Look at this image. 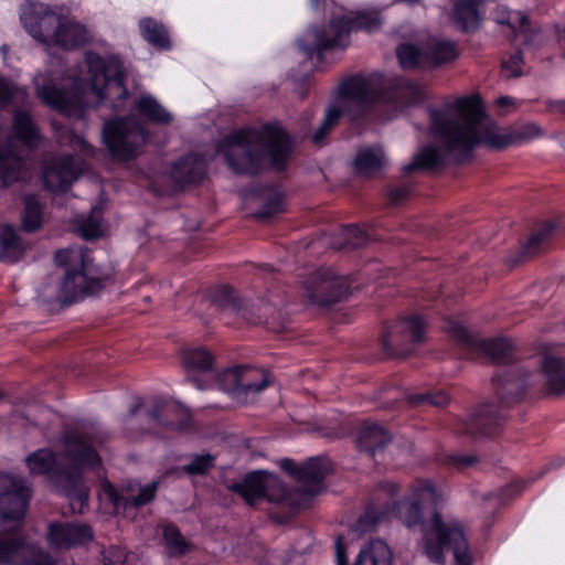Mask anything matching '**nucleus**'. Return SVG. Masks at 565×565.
Returning <instances> with one entry per match:
<instances>
[{
    "instance_id": "20",
    "label": "nucleus",
    "mask_w": 565,
    "mask_h": 565,
    "mask_svg": "<svg viewBox=\"0 0 565 565\" xmlns=\"http://www.w3.org/2000/svg\"><path fill=\"white\" fill-rule=\"evenodd\" d=\"M225 302L223 310L234 313L248 323H269V316L274 312V306L263 300H245L233 295L230 288H224Z\"/></svg>"
},
{
    "instance_id": "6",
    "label": "nucleus",
    "mask_w": 565,
    "mask_h": 565,
    "mask_svg": "<svg viewBox=\"0 0 565 565\" xmlns=\"http://www.w3.org/2000/svg\"><path fill=\"white\" fill-rule=\"evenodd\" d=\"M292 150L288 135L276 125L262 129L245 128L228 134L217 148L228 167L236 173L253 174L268 158L275 170H281Z\"/></svg>"
},
{
    "instance_id": "57",
    "label": "nucleus",
    "mask_w": 565,
    "mask_h": 565,
    "mask_svg": "<svg viewBox=\"0 0 565 565\" xmlns=\"http://www.w3.org/2000/svg\"><path fill=\"white\" fill-rule=\"evenodd\" d=\"M106 487H107V488H108V490H109V497H110V499H111V501H113L114 505H115L116 508H118V507L120 505V501L116 498L114 489L111 488V486H110L109 483H107V484H106Z\"/></svg>"
},
{
    "instance_id": "12",
    "label": "nucleus",
    "mask_w": 565,
    "mask_h": 565,
    "mask_svg": "<svg viewBox=\"0 0 565 565\" xmlns=\"http://www.w3.org/2000/svg\"><path fill=\"white\" fill-rule=\"evenodd\" d=\"M103 141L113 158L128 161L142 152L147 131L134 117L115 118L105 121Z\"/></svg>"
},
{
    "instance_id": "13",
    "label": "nucleus",
    "mask_w": 565,
    "mask_h": 565,
    "mask_svg": "<svg viewBox=\"0 0 565 565\" xmlns=\"http://www.w3.org/2000/svg\"><path fill=\"white\" fill-rule=\"evenodd\" d=\"M31 494L24 478L0 472V521L17 527L25 515Z\"/></svg>"
},
{
    "instance_id": "55",
    "label": "nucleus",
    "mask_w": 565,
    "mask_h": 565,
    "mask_svg": "<svg viewBox=\"0 0 565 565\" xmlns=\"http://www.w3.org/2000/svg\"><path fill=\"white\" fill-rule=\"evenodd\" d=\"M281 467L286 471H288L290 475H292V471L299 468V466H296L295 462L290 459H285L281 461Z\"/></svg>"
},
{
    "instance_id": "45",
    "label": "nucleus",
    "mask_w": 565,
    "mask_h": 565,
    "mask_svg": "<svg viewBox=\"0 0 565 565\" xmlns=\"http://www.w3.org/2000/svg\"><path fill=\"white\" fill-rule=\"evenodd\" d=\"M157 484L154 482L141 487L137 497L125 500L126 508H136L150 502L156 493Z\"/></svg>"
},
{
    "instance_id": "26",
    "label": "nucleus",
    "mask_w": 565,
    "mask_h": 565,
    "mask_svg": "<svg viewBox=\"0 0 565 565\" xmlns=\"http://www.w3.org/2000/svg\"><path fill=\"white\" fill-rule=\"evenodd\" d=\"M387 163L385 151L380 146L363 147L355 157V170L363 175H371Z\"/></svg>"
},
{
    "instance_id": "32",
    "label": "nucleus",
    "mask_w": 565,
    "mask_h": 565,
    "mask_svg": "<svg viewBox=\"0 0 565 565\" xmlns=\"http://www.w3.org/2000/svg\"><path fill=\"white\" fill-rule=\"evenodd\" d=\"M139 28L142 38L151 45L161 50L171 47V41L163 24L151 18H146L139 22Z\"/></svg>"
},
{
    "instance_id": "7",
    "label": "nucleus",
    "mask_w": 565,
    "mask_h": 565,
    "mask_svg": "<svg viewBox=\"0 0 565 565\" xmlns=\"http://www.w3.org/2000/svg\"><path fill=\"white\" fill-rule=\"evenodd\" d=\"M28 97L24 88L15 87L0 77V108L9 104H23ZM41 135L29 114L17 111L13 130L4 146H0V188L26 177L23 150L39 147Z\"/></svg>"
},
{
    "instance_id": "17",
    "label": "nucleus",
    "mask_w": 565,
    "mask_h": 565,
    "mask_svg": "<svg viewBox=\"0 0 565 565\" xmlns=\"http://www.w3.org/2000/svg\"><path fill=\"white\" fill-rule=\"evenodd\" d=\"M83 169V162L73 156L52 159L44 163L42 171L43 184L53 193L65 192L82 173Z\"/></svg>"
},
{
    "instance_id": "52",
    "label": "nucleus",
    "mask_w": 565,
    "mask_h": 565,
    "mask_svg": "<svg viewBox=\"0 0 565 565\" xmlns=\"http://www.w3.org/2000/svg\"><path fill=\"white\" fill-rule=\"evenodd\" d=\"M347 553L342 539L338 537L335 541V562L337 565H347Z\"/></svg>"
},
{
    "instance_id": "50",
    "label": "nucleus",
    "mask_w": 565,
    "mask_h": 565,
    "mask_svg": "<svg viewBox=\"0 0 565 565\" xmlns=\"http://www.w3.org/2000/svg\"><path fill=\"white\" fill-rule=\"evenodd\" d=\"M449 397L444 392H437L435 394L427 395H415L411 397V402L414 404L428 403L438 407H443L448 404Z\"/></svg>"
},
{
    "instance_id": "5",
    "label": "nucleus",
    "mask_w": 565,
    "mask_h": 565,
    "mask_svg": "<svg viewBox=\"0 0 565 565\" xmlns=\"http://www.w3.org/2000/svg\"><path fill=\"white\" fill-rule=\"evenodd\" d=\"M88 79H73L72 92L66 93L55 85L41 84V75L34 78L38 96L51 108L67 117H82L88 107H96L108 99L116 109L122 107L127 97L124 85L122 66L117 56L100 57L95 53H86Z\"/></svg>"
},
{
    "instance_id": "36",
    "label": "nucleus",
    "mask_w": 565,
    "mask_h": 565,
    "mask_svg": "<svg viewBox=\"0 0 565 565\" xmlns=\"http://www.w3.org/2000/svg\"><path fill=\"white\" fill-rule=\"evenodd\" d=\"M162 531L164 548L170 556L183 555L191 550V544L174 525L166 524Z\"/></svg>"
},
{
    "instance_id": "8",
    "label": "nucleus",
    "mask_w": 565,
    "mask_h": 565,
    "mask_svg": "<svg viewBox=\"0 0 565 565\" xmlns=\"http://www.w3.org/2000/svg\"><path fill=\"white\" fill-rule=\"evenodd\" d=\"M20 19L29 34L46 46L56 45L70 50L85 44L88 40L84 25L58 15L42 3H24Z\"/></svg>"
},
{
    "instance_id": "9",
    "label": "nucleus",
    "mask_w": 565,
    "mask_h": 565,
    "mask_svg": "<svg viewBox=\"0 0 565 565\" xmlns=\"http://www.w3.org/2000/svg\"><path fill=\"white\" fill-rule=\"evenodd\" d=\"M188 408L153 399L147 404L138 401L122 420L127 437L137 439L149 433L158 435L162 429H184L190 425Z\"/></svg>"
},
{
    "instance_id": "24",
    "label": "nucleus",
    "mask_w": 565,
    "mask_h": 565,
    "mask_svg": "<svg viewBox=\"0 0 565 565\" xmlns=\"http://www.w3.org/2000/svg\"><path fill=\"white\" fill-rule=\"evenodd\" d=\"M270 383L269 375L262 369L241 366L239 402L248 403Z\"/></svg>"
},
{
    "instance_id": "46",
    "label": "nucleus",
    "mask_w": 565,
    "mask_h": 565,
    "mask_svg": "<svg viewBox=\"0 0 565 565\" xmlns=\"http://www.w3.org/2000/svg\"><path fill=\"white\" fill-rule=\"evenodd\" d=\"M553 231L552 224H545L539 231L533 233L529 238L525 249L527 253H534L539 249V247L547 239Z\"/></svg>"
},
{
    "instance_id": "27",
    "label": "nucleus",
    "mask_w": 565,
    "mask_h": 565,
    "mask_svg": "<svg viewBox=\"0 0 565 565\" xmlns=\"http://www.w3.org/2000/svg\"><path fill=\"white\" fill-rule=\"evenodd\" d=\"M392 552L382 540L367 543L358 554L354 565H391Z\"/></svg>"
},
{
    "instance_id": "30",
    "label": "nucleus",
    "mask_w": 565,
    "mask_h": 565,
    "mask_svg": "<svg viewBox=\"0 0 565 565\" xmlns=\"http://www.w3.org/2000/svg\"><path fill=\"white\" fill-rule=\"evenodd\" d=\"M477 6L476 0H459L455 3L454 21L463 31H473L479 26L481 15Z\"/></svg>"
},
{
    "instance_id": "35",
    "label": "nucleus",
    "mask_w": 565,
    "mask_h": 565,
    "mask_svg": "<svg viewBox=\"0 0 565 565\" xmlns=\"http://www.w3.org/2000/svg\"><path fill=\"white\" fill-rule=\"evenodd\" d=\"M182 362L188 373H207L212 371L213 358L203 348L186 349L182 353Z\"/></svg>"
},
{
    "instance_id": "16",
    "label": "nucleus",
    "mask_w": 565,
    "mask_h": 565,
    "mask_svg": "<svg viewBox=\"0 0 565 565\" xmlns=\"http://www.w3.org/2000/svg\"><path fill=\"white\" fill-rule=\"evenodd\" d=\"M425 322L419 316L401 320L390 327L383 335L385 351L392 355H403L411 351V345L422 341Z\"/></svg>"
},
{
    "instance_id": "14",
    "label": "nucleus",
    "mask_w": 565,
    "mask_h": 565,
    "mask_svg": "<svg viewBox=\"0 0 565 565\" xmlns=\"http://www.w3.org/2000/svg\"><path fill=\"white\" fill-rule=\"evenodd\" d=\"M228 489L250 505L262 498L271 502H280L286 498V489L278 477L264 471L252 472L242 481L230 484Z\"/></svg>"
},
{
    "instance_id": "58",
    "label": "nucleus",
    "mask_w": 565,
    "mask_h": 565,
    "mask_svg": "<svg viewBox=\"0 0 565 565\" xmlns=\"http://www.w3.org/2000/svg\"><path fill=\"white\" fill-rule=\"evenodd\" d=\"M79 143H81V150L83 152H85V153H89L90 152V148H89V146L85 141L81 140Z\"/></svg>"
},
{
    "instance_id": "19",
    "label": "nucleus",
    "mask_w": 565,
    "mask_h": 565,
    "mask_svg": "<svg viewBox=\"0 0 565 565\" xmlns=\"http://www.w3.org/2000/svg\"><path fill=\"white\" fill-rule=\"evenodd\" d=\"M93 530L79 522H54L47 531V541L54 548H71L85 545L93 540Z\"/></svg>"
},
{
    "instance_id": "15",
    "label": "nucleus",
    "mask_w": 565,
    "mask_h": 565,
    "mask_svg": "<svg viewBox=\"0 0 565 565\" xmlns=\"http://www.w3.org/2000/svg\"><path fill=\"white\" fill-rule=\"evenodd\" d=\"M0 565H56L36 544L0 534Z\"/></svg>"
},
{
    "instance_id": "23",
    "label": "nucleus",
    "mask_w": 565,
    "mask_h": 565,
    "mask_svg": "<svg viewBox=\"0 0 565 565\" xmlns=\"http://www.w3.org/2000/svg\"><path fill=\"white\" fill-rule=\"evenodd\" d=\"M390 440L391 436L388 431L374 423H364L360 427L355 438L358 448L372 456L381 450Z\"/></svg>"
},
{
    "instance_id": "59",
    "label": "nucleus",
    "mask_w": 565,
    "mask_h": 565,
    "mask_svg": "<svg viewBox=\"0 0 565 565\" xmlns=\"http://www.w3.org/2000/svg\"><path fill=\"white\" fill-rule=\"evenodd\" d=\"M324 2V0H310V4L313 7V8H317L319 7L320 3Z\"/></svg>"
},
{
    "instance_id": "43",
    "label": "nucleus",
    "mask_w": 565,
    "mask_h": 565,
    "mask_svg": "<svg viewBox=\"0 0 565 565\" xmlns=\"http://www.w3.org/2000/svg\"><path fill=\"white\" fill-rule=\"evenodd\" d=\"M341 235L344 239V246L358 248L367 242V234L358 226H348L342 230Z\"/></svg>"
},
{
    "instance_id": "25",
    "label": "nucleus",
    "mask_w": 565,
    "mask_h": 565,
    "mask_svg": "<svg viewBox=\"0 0 565 565\" xmlns=\"http://www.w3.org/2000/svg\"><path fill=\"white\" fill-rule=\"evenodd\" d=\"M136 111L157 125H169L173 115L150 94H141L135 103Z\"/></svg>"
},
{
    "instance_id": "37",
    "label": "nucleus",
    "mask_w": 565,
    "mask_h": 565,
    "mask_svg": "<svg viewBox=\"0 0 565 565\" xmlns=\"http://www.w3.org/2000/svg\"><path fill=\"white\" fill-rule=\"evenodd\" d=\"M479 348L494 362H503L512 350L511 342L503 338L483 340L479 343Z\"/></svg>"
},
{
    "instance_id": "18",
    "label": "nucleus",
    "mask_w": 565,
    "mask_h": 565,
    "mask_svg": "<svg viewBox=\"0 0 565 565\" xmlns=\"http://www.w3.org/2000/svg\"><path fill=\"white\" fill-rule=\"evenodd\" d=\"M349 289L347 277L335 276L329 269H320L307 286V297L315 305L328 306L340 300Z\"/></svg>"
},
{
    "instance_id": "34",
    "label": "nucleus",
    "mask_w": 565,
    "mask_h": 565,
    "mask_svg": "<svg viewBox=\"0 0 565 565\" xmlns=\"http://www.w3.org/2000/svg\"><path fill=\"white\" fill-rule=\"evenodd\" d=\"M74 225L75 231L84 239H92L102 236L104 233L102 210L99 207H93L87 217L76 216Z\"/></svg>"
},
{
    "instance_id": "53",
    "label": "nucleus",
    "mask_w": 565,
    "mask_h": 565,
    "mask_svg": "<svg viewBox=\"0 0 565 565\" xmlns=\"http://www.w3.org/2000/svg\"><path fill=\"white\" fill-rule=\"evenodd\" d=\"M547 108L552 113L565 114V100H551L547 103Z\"/></svg>"
},
{
    "instance_id": "29",
    "label": "nucleus",
    "mask_w": 565,
    "mask_h": 565,
    "mask_svg": "<svg viewBox=\"0 0 565 565\" xmlns=\"http://www.w3.org/2000/svg\"><path fill=\"white\" fill-rule=\"evenodd\" d=\"M458 56L455 42L444 39H433L425 52L426 64L439 66L454 61Z\"/></svg>"
},
{
    "instance_id": "62",
    "label": "nucleus",
    "mask_w": 565,
    "mask_h": 565,
    "mask_svg": "<svg viewBox=\"0 0 565 565\" xmlns=\"http://www.w3.org/2000/svg\"><path fill=\"white\" fill-rule=\"evenodd\" d=\"M508 386H509L510 388H512V387L514 386V384H513V383H511V382H509V383H508Z\"/></svg>"
},
{
    "instance_id": "3",
    "label": "nucleus",
    "mask_w": 565,
    "mask_h": 565,
    "mask_svg": "<svg viewBox=\"0 0 565 565\" xmlns=\"http://www.w3.org/2000/svg\"><path fill=\"white\" fill-rule=\"evenodd\" d=\"M105 440V434L93 427L65 431L60 439L58 456L49 448H41L25 458V465L31 475L45 476L54 483L70 500L74 513H83L88 500L83 471L100 466V457L94 449V445H100Z\"/></svg>"
},
{
    "instance_id": "49",
    "label": "nucleus",
    "mask_w": 565,
    "mask_h": 565,
    "mask_svg": "<svg viewBox=\"0 0 565 565\" xmlns=\"http://www.w3.org/2000/svg\"><path fill=\"white\" fill-rule=\"evenodd\" d=\"M284 210L282 196L278 193L271 195L262 206L259 211L260 217H269Z\"/></svg>"
},
{
    "instance_id": "47",
    "label": "nucleus",
    "mask_w": 565,
    "mask_h": 565,
    "mask_svg": "<svg viewBox=\"0 0 565 565\" xmlns=\"http://www.w3.org/2000/svg\"><path fill=\"white\" fill-rule=\"evenodd\" d=\"M213 460V457L210 455L196 456L189 465L183 467V470L190 475L204 473L212 467Z\"/></svg>"
},
{
    "instance_id": "2",
    "label": "nucleus",
    "mask_w": 565,
    "mask_h": 565,
    "mask_svg": "<svg viewBox=\"0 0 565 565\" xmlns=\"http://www.w3.org/2000/svg\"><path fill=\"white\" fill-rule=\"evenodd\" d=\"M441 499L443 492L430 481L418 480L412 484L407 495L392 508L370 507L354 524V531L363 533L386 519L396 518L408 529L420 527L423 548L430 561L444 563L445 548L450 547L458 565H471L468 542L457 521L446 523L436 511L424 520V511L435 508Z\"/></svg>"
},
{
    "instance_id": "28",
    "label": "nucleus",
    "mask_w": 565,
    "mask_h": 565,
    "mask_svg": "<svg viewBox=\"0 0 565 565\" xmlns=\"http://www.w3.org/2000/svg\"><path fill=\"white\" fill-rule=\"evenodd\" d=\"M547 388L555 394L565 393V363L562 359L545 355L541 364Z\"/></svg>"
},
{
    "instance_id": "40",
    "label": "nucleus",
    "mask_w": 565,
    "mask_h": 565,
    "mask_svg": "<svg viewBox=\"0 0 565 565\" xmlns=\"http://www.w3.org/2000/svg\"><path fill=\"white\" fill-rule=\"evenodd\" d=\"M220 387L239 402L241 366L225 370L218 375Z\"/></svg>"
},
{
    "instance_id": "21",
    "label": "nucleus",
    "mask_w": 565,
    "mask_h": 565,
    "mask_svg": "<svg viewBox=\"0 0 565 565\" xmlns=\"http://www.w3.org/2000/svg\"><path fill=\"white\" fill-rule=\"evenodd\" d=\"M170 173L180 185L198 182L206 173V159L200 154H188L171 167Z\"/></svg>"
},
{
    "instance_id": "4",
    "label": "nucleus",
    "mask_w": 565,
    "mask_h": 565,
    "mask_svg": "<svg viewBox=\"0 0 565 565\" xmlns=\"http://www.w3.org/2000/svg\"><path fill=\"white\" fill-rule=\"evenodd\" d=\"M423 98V87L405 78L381 73L352 76L340 84L339 97L327 109L324 120L313 134L312 141L315 145H321L344 114L355 118L371 110L387 108L390 115L385 116V119H391L405 105L417 103Z\"/></svg>"
},
{
    "instance_id": "44",
    "label": "nucleus",
    "mask_w": 565,
    "mask_h": 565,
    "mask_svg": "<svg viewBox=\"0 0 565 565\" xmlns=\"http://www.w3.org/2000/svg\"><path fill=\"white\" fill-rule=\"evenodd\" d=\"M445 330L458 342L465 345H471L473 343V339L468 330L456 320H447L445 323Z\"/></svg>"
},
{
    "instance_id": "10",
    "label": "nucleus",
    "mask_w": 565,
    "mask_h": 565,
    "mask_svg": "<svg viewBox=\"0 0 565 565\" xmlns=\"http://www.w3.org/2000/svg\"><path fill=\"white\" fill-rule=\"evenodd\" d=\"M55 263L65 269L57 291V299L61 302L71 303L84 296L94 295L102 288L97 270L83 247L58 250L55 254Z\"/></svg>"
},
{
    "instance_id": "1",
    "label": "nucleus",
    "mask_w": 565,
    "mask_h": 565,
    "mask_svg": "<svg viewBox=\"0 0 565 565\" xmlns=\"http://www.w3.org/2000/svg\"><path fill=\"white\" fill-rule=\"evenodd\" d=\"M430 125L433 136L443 143L444 149L423 148L413 162L404 167L405 172L436 168L449 154L463 160L478 146L502 149L544 135L535 122H526L515 129L500 128L486 116L479 97L475 95L459 97L446 104L443 110H431Z\"/></svg>"
},
{
    "instance_id": "42",
    "label": "nucleus",
    "mask_w": 565,
    "mask_h": 565,
    "mask_svg": "<svg viewBox=\"0 0 565 565\" xmlns=\"http://www.w3.org/2000/svg\"><path fill=\"white\" fill-rule=\"evenodd\" d=\"M105 565H132L135 555L119 546H110L103 554Z\"/></svg>"
},
{
    "instance_id": "38",
    "label": "nucleus",
    "mask_w": 565,
    "mask_h": 565,
    "mask_svg": "<svg viewBox=\"0 0 565 565\" xmlns=\"http://www.w3.org/2000/svg\"><path fill=\"white\" fill-rule=\"evenodd\" d=\"M42 224V207L33 195L24 198V213L22 216V226L28 232L36 231Z\"/></svg>"
},
{
    "instance_id": "61",
    "label": "nucleus",
    "mask_w": 565,
    "mask_h": 565,
    "mask_svg": "<svg viewBox=\"0 0 565 565\" xmlns=\"http://www.w3.org/2000/svg\"><path fill=\"white\" fill-rule=\"evenodd\" d=\"M192 382L195 384V386L199 388V390H203L204 386L201 384L200 381L195 380V379H192Z\"/></svg>"
},
{
    "instance_id": "22",
    "label": "nucleus",
    "mask_w": 565,
    "mask_h": 565,
    "mask_svg": "<svg viewBox=\"0 0 565 565\" xmlns=\"http://www.w3.org/2000/svg\"><path fill=\"white\" fill-rule=\"evenodd\" d=\"M329 472V465L321 458H311L292 471V476L301 481L305 491L311 494L318 492L323 478Z\"/></svg>"
},
{
    "instance_id": "54",
    "label": "nucleus",
    "mask_w": 565,
    "mask_h": 565,
    "mask_svg": "<svg viewBox=\"0 0 565 565\" xmlns=\"http://www.w3.org/2000/svg\"><path fill=\"white\" fill-rule=\"evenodd\" d=\"M495 103L499 107L505 108L509 106H514L515 100L512 97L502 96V97H499Z\"/></svg>"
},
{
    "instance_id": "33",
    "label": "nucleus",
    "mask_w": 565,
    "mask_h": 565,
    "mask_svg": "<svg viewBox=\"0 0 565 565\" xmlns=\"http://www.w3.org/2000/svg\"><path fill=\"white\" fill-rule=\"evenodd\" d=\"M503 416V413L494 412L492 405H484L470 417L466 433L470 435H475L477 431L484 435L490 434V426L495 425Z\"/></svg>"
},
{
    "instance_id": "48",
    "label": "nucleus",
    "mask_w": 565,
    "mask_h": 565,
    "mask_svg": "<svg viewBox=\"0 0 565 565\" xmlns=\"http://www.w3.org/2000/svg\"><path fill=\"white\" fill-rule=\"evenodd\" d=\"M522 55L516 52L502 63V72L505 77H516L522 74Z\"/></svg>"
},
{
    "instance_id": "51",
    "label": "nucleus",
    "mask_w": 565,
    "mask_h": 565,
    "mask_svg": "<svg viewBox=\"0 0 565 565\" xmlns=\"http://www.w3.org/2000/svg\"><path fill=\"white\" fill-rule=\"evenodd\" d=\"M409 186L399 185L390 190L388 198L392 203H399L409 194Z\"/></svg>"
},
{
    "instance_id": "41",
    "label": "nucleus",
    "mask_w": 565,
    "mask_h": 565,
    "mask_svg": "<svg viewBox=\"0 0 565 565\" xmlns=\"http://www.w3.org/2000/svg\"><path fill=\"white\" fill-rule=\"evenodd\" d=\"M399 64L404 68H412L419 65H426L425 53L411 44H403L397 50Z\"/></svg>"
},
{
    "instance_id": "56",
    "label": "nucleus",
    "mask_w": 565,
    "mask_h": 565,
    "mask_svg": "<svg viewBox=\"0 0 565 565\" xmlns=\"http://www.w3.org/2000/svg\"><path fill=\"white\" fill-rule=\"evenodd\" d=\"M383 491L387 493L388 497L392 498L397 493V487L393 483H390L383 488Z\"/></svg>"
},
{
    "instance_id": "31",
    "label": "nucleus",
    "mask_w": 565,
    "mask_h": 565,
    "mask_svg": "<svg viewBox=\"0 0 565 565\" xmlns=\"http://www.w3.org/2000/svg\"><path fill=\"white\" fill-rule=\"evenodd\" d=\"M24 248L11 226H3L0 230V260L4 263L17 262L23 254Z\"/></svg>"
},
{
    "instance_id": "11",
    "label": "nucleus",
    "mask_w": 565,
    "mask_h": 565,
    "mask_svg": "<svg viewBox=\"0 0 565 565\" xmlns=\"http://www.w3.org/2000/svg\"><path fill=\"white\" fill-rule=\"evenodd\" d=\"M381 25V19L374 12H349L331 20L327 30L309 29L298 41L299 47L310 57L333 47H344L352 30L373 32Z\"/></svg>"
},
{
    "instance_id": "60",
    "label": "nucleus",
    "mask_w": 565,
    "mask_h": 565,
    "mask_svg": "<svg viewBox=\"0 0 565 565\" xmlns=\"http://www.w3.org/2000/svg\"><path fill=\"white\" fill-rule=\"evenodd\" d=\"M396 2H405V3H408V4H414V3H417L419 0H395Z\"/></svg>"
},
{
    "instance_id": "39",
    "label": "nucleus",
    "mask_w": 565,
    "mask_h": 565,
    "mask_svg": "<svg viewBox=\"0 0 565 565\" xmlns=\"http://www.w3.org/2000/svg\"><path fill=\"white\" fill-rule=\"evenodd\" d=\"M497 23L508 25L514 32L526 30L527 17L520 11H509L505 7H498L493 12Z\"/></svg>"
}]
</instances>
